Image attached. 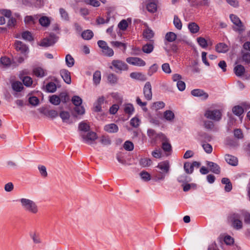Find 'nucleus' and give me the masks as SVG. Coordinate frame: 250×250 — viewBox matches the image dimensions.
Segmentation results:
<instances>
[{"label":"nucleus","mask_w":250,"mask_h":250,"mask_svg":"<svg viewBox=\"0 0 250 250\" xmlns=\"http://www.w3.org/2000/svg\"><path fill=\"white\" fill-rule=\"evenodd\" d=\"M21 207L26 212L33 215L39 212V208L34 201L26 198L21 197L19 200Z\"/></svg>","instance_id":"obj_1"},{"label":"nucleus","mask_w":250,"mask_h":250,"mask_svg":"<svg viewBox=\"0 0 250 250\" xmlns=\"http://www.w3.org/2000/svg\"><path fill=\"white\" fill-rule=\"evenodd\" d=\"M229 18L234 24L232 27L234 31L238 32L239 34H242L245 31L246 29L245 26L237 16L234 14H230L229 15Z\"/></svg>","instance_id":"obj_2"},{"label":"nucleus","mask_w":250,"mask_h":250,"mask_svg":"<svg viewBox=\"0 0 250 250\" xmlns=\"http://www.w3.org/2000/svg\"><path fill=\"white\" fill-rule=\"evenodd\" d=\"M204 116L207 119L217 122L221 120L222 113L219 109H208L205 111Z\"/></svg>","instance_id":"obj_3"},{"label":"nucleus","mask_w":250,"mask_h":250,"mask_svg":"<svg viewBox=\"0 0 250 250\" xmlns=\"http://www.w3.org/2000/svg\"><path fill=\"white\" fill-rule=\"evenodd\" d=\"M112 66H110L109 68L113 69V67L116 69V72H118L119 71H125L127 70V65L124 62L118 60H113L112 62Z\"/></svg>","instance_id":"obj_4"},{"label":"nucleus","mask_w":250,"mask_h":250,"mask_svg":"<svg viewBox=\"0 0 250 250\" xmlns=\"http://www.w3.org/2000/svg\"><path fill=\"white\" fill-rule=\"evenodd\" d=\"M57 37L54 34H50L49 36L43 39L40 42L42 46L48 47L53 45L57 41Z\"/></svg>","instance_id":"obj_5"},{"label":"nucleus","mask_w":250,"mask_h":250,"mask_svg":"<svg viewBox=\"0 0 250 250\" xmlns=\"http://www.w3.org/2000/svg\"><path fill=\"white\" fill-rule=\"evenodd\" d=\"M240 213H234L231 216V221L233 227L236 229H240L243 228V223L240 220Z\"/></svg>","instance_id":"obj_6"},{"label":"nucleus","mask_w":250,"mask_h":250,"mask_svg":"<svg viewBox=\"0 0 250 250\" xmlns=\"http://www.w3.org/2000/svg\"><path fill=\"white\" fill-rule=\"evenodd\" d=\"M83 141L87 144L91 145L93 141L97 138V136L96 133L94 132H89L86 135L84 133L81 134Z\"/></svg>","instance_id":"obj_7"},{"label":"nucleus","mask_w":250,"mask_h":250,"mask_svg":"<svg viewBox=\"0 0 250 250\" xmlns=\"http://www.w3.org/2000/svg\"><path fill=\"white\" fill-rule=\"evenodd\" d=\"M159 139L162 142V147L164 151L170 152L171 150V146L168 142V140L165 134L161 133L158 136Z\"/></svg>","instance_id":"obj_8"},{"label":"nucleus","mask_w":250,"mask_h":250,"mask_svg":"<svg viewBox=\"0 0 250 250\" xmlns=\"http://www.w3.org/2000/svg\"><path fill=\"white\" fill-rule=\"evenodd\" d=\"M143 94L146 100L150 101L152 99V87L149 82H147L145 83L143 88Z\"/></svg>","instance_id":"obj_9"},{"label":"nucleus","mask_w":250,"mask_h":250,"mask_svg":"<svg viewBox=\"0 0 250 250\" xmlns=\"http://www.w3.org/2000/svg\"><path fill=\"white\" fill-rule=\"evenodd\" d=\"M156 167L159 169L157 171L158 172L167 174L168 173L170 168L169 162L167 161L161 162L158 164Z\"/></svg>","instance_id":"obj_10"},{"label":"nucleus","mask_w":250,"mask_h":250,"mask_svg":"<svg viewBox=\"0 0 250 250\" xmlns=\"http://www.w3.org/2000/svg\"><path fill=\"white\" fill-rule=\"evenodd\" d=\"M127 63L139 66H144L146 65V62L142 59L138 57H128L126 58Z\"/></svg>","instance_id":"obj_11"},{"label":"nucleus","mask_w":250,"mask_h":250,"mask_svg":"<svg viewBox=\"0 0 250 250\" xmlns=\"http://www.w3.org/2000/svg\"><path fill=\"white\" fill-rule=\"evenodd\" d=\"M191 94L193 96L200 97L202 100H206L208 97V93L200 89L192 90Z\"/></svg>","instance_id":"obj_12"},{"label":"nucleus","mask_w":250,"mask_h":250,"mask_svg":"<svg viewBox=\"0 0 250 250\" xmlns=\"http://www.w3.org/2000/svg\"><path fill=\"white\" fill-rule=\"evenodd\" d=\"M15 48L17 51H20L22 54H26L28 51V47L21 41H16Z\"/></svg>","instance_id":"obj_13"},{"label":"nucleus","mask_w":250,"mask_h":250,"mask_svg":"<svg viewBox=\"0 0 250 250\" xmlns=\"http://www.w3.org/2000/svg\"><path fill=\"white\" fill-rule=\"evenodd\" d=\"M104 129L107 132L115 133L118 131L119 128L117 125L112 123L104 125Z\"/></svg>","instance_id":"obj_14"},{"label":"nucleus","mask_w":250,"mask_h":250,"mask_svg":"<svg viewBox=\"0 0 250 250\" xmlns=\"http://www.w3.org/2000/svg\"><path fill=\"white\" fill-rule=\"evenodd\" d=\"M207 165L209 168V170L215 174H219L220 172V167L216 163L212 162H207Z\"/></svg>","instance_id":"obj_15"},{"label":"nucleus","mask_w":250,"mask_h":250,"mask_svg":"<svg viewBox=\"0 0 250 250\" xmlns=\"http://www.w3.org/2000/svg\"><path fill=\"white\" fill-rule=\"evenodd\" d=\"M225 157L226 161L229 165L232 166H236L238 165V161L236 157L231 155L226 154Z\"/></svg>","instance_id":"obj_16"},{"label":"nucleus","mask_w":250,"mask_h":250,"mask_svg":"<svg viewBox=\"0 0 250 250\" xmlns=\"http://www.w3.org/2000/svg\"><path fill=\"white\" fill-rule=\"evenodd\" d=\"M60 73L64 81L67 84H70L71 83L70 73L66 69H62Z\"/></svg>","instance_id":"obj_17"},{"label":"nucleus","mask_w":250,"mask_h":250,"mask_svg":"<svg viewBox=\"0 0 250 250\" xmlns=\"http://www.w3.org/2000/svg\"><path fill=\"white\" fill-rule=\"evenodd\" d=\"M105 99L103 96L99 97L94 104V110L100 112L102 110V105L104 104Z\"/></svg>","instance_id":"obj_18"},{"label":"nucleus","mask_w":250,"mask_h":250,"mask_svg":"<svg viewBox=\"0 0 250 250\" xmlns=\"http://www.w3.org/2000/svg\"><path fill=\"white\" fill-rule=\"evenodd\" d=\"M29 236L32 239L34 244H40L42 243V240L40 238V234L38 232L36 231L30 232Z\"/></svg>","instance_id":"obj_19"},{"label":"nucleus","mask_w":250,"mask_h":250,"mask_svg":"<svg viewBox=\"0 0 250 250\" xmlns=\"http://www.w3.org/2000/svg\"><path fill=\"white\" fill-rule=\"evenodd\" d=\"M161 133L157 134L155 130L152 129H148L147 131L148 136L151 140V142L153 143H155L157 140H159L158 136Z\"/></svg>","instance_id":"obj_20"},{"label":"nucleus","mask_w":250,"mask_h":250,"mask_svg":"<svg viewBox=\"0 0 250 250\" xmlns=\"http://www.w3.org/2000/svg\"><path fill=\"white\" fill-rule=\"evenodd\" d=\"M234 71L235 75L238 77L243 76L245 72V68L241 64H238L234 68Z\"/></svg>","instance_id":"obj_21"},{"label":"nucleus","mask_w":250,"mask_h":250,"mask_svg":"<svg viewBox=\"0 0 250 250\" xmlns=\"http://www.w3.org/2000/svg\"><path fill=\"white\" fill-rule=\"evenodd\" d=\"M130 77L132 79L142 81H145L147 79L146 76L141 73L132 72L130 73Z\"/></svg>","instance_id":"obj_22"},{"label":"nucleus","mask_w":250,"mask_h":250,"mask_svg":"<svg viewBox=\"0 0 250 250\" xmlns=\"http://www.w3.org/2000/svg\"><path fill=\"white\" fill-rule=\"evenodd\" d=\"M241 60L245 64H250V53L245 51L243 50L241 51Z\"/></svg>","instance_id":"obj_23"},{"label":"nucleus","mask_w":250,"mask_h":250,"mask_svg":"<svg viewBox=\"0 0 250 250\" xmlns=\"http://www.w3.org/2000/svg\"><path fill=\"white\" fill-rule=\"evenodd\" d=\"M12 89L16 92H19L22 90L23 86L22 83L19 81H15L11 83Z\"/></svg>","instance_id":"obj_24"},{"label":"nucleus","mask_w":250,"mask_h":250,"mask_svg":"<svg viewBox=\"0 0 250 250\" xmlns=\"http://www.w3.org/2000/svg\"><path fill=\"white\" fill-rule=\"evenodd\" d=\"M23 72V71H22V72ZM19 77L21 80H22V82L25 86L27 87H30L31 86L33 83V81L31 77L29 76H25L22 77L21 72H20Z\"/></svg>","instance_id":"obj_25"},{"label":"nucleus","mask_w":250,"mask_h":250,"mask_svg":"<svg viewBox=\"0 0 250 250\" xmlns=\"http://www.w3.org/2000/svg\"><path fill=\"white\" fill-rule=\"evenodd\" d=\"M216 51L218 53H226L228 50V46L224 43H220L216 45L215 47Z\"/></svg>","instance_id":"obj_26"},{"label":"nucleus","mask_w":250,"mask_h":250,"mask_svg":"<svg viewBox=\"0 0 250 250\" xmlns=\"http://www.w3.org/2000/svg\"><path fill=\"white\" fill-rule=\"evenodd\" d=\"M147 10L151 13H154L157 11V5L155 2H149L146 6Z\"/></svg>","instance_id":"obj_27"},{"label":"nucleus","mask_w":250,"mask_h":250,"mask_svg":"<svg viewBox=\"0 0 250 250\" xmlns=\"http://www.w3.org/2000/svg\"><path fill=\"white\" fill-rule=\"evenodd\" d=\"M177 35L174 32H167L165 35V40L166 42H173L176 40Z\"/></svg>","instance_id":"obj_28"},{"label":"nucleus","mask_w":250,"mask_h":250,"mask_svg":"<svg viewBox=\"0 0 250 250\" xmlns=\"http://www.w3.org/2000/svg\"><path fill=\"white\" fill-rule=\"evenodd\" d=\"M93 33L91 30H86L82 33V37L85 40H89L93 36Z\"/></svg>","instance_id":"obj_29"},{"label":"nucleus","mask_w":250,"mask_h":250,"mask_svg":"<svg viewBox=\"0 0 250 250\" xmlns=\"http://www.w3.org/2000/svg\"><path fill=\"white\" fill-rule=\"evenodd\" d=\"M188 28L191 33L195 34L199 30V26L195 22H190L188 23Z\"/></svg>","instance_id":"obj_30"},{"label":"nucleus","mask_w":250,"mask_h":250,"mask_svg":"<svg viewBox=\"0 0 250 250\" xmlns=\"http://www.w3.org/2000/svg\"><path fill=\"white\" fill-rule=\"evenodd\" d=\"M40 24L43 27H47L50 24L49 18L46 16H42L39 19Z\"/></svg>","instance_id":"obj_31"},{"label":"nucleus","mask_w":250,"mask_h":250,"mask_svg":"<svg viewBox=\"0 0 250 250\" xmlns=\"http://www.w3.org/2000/svg\"><path fill=\"white\" fill-rule=\"evenodd\" d=\"M164 117L167 121H172L175 117L174 113L171 110H166L164 113Z\"/></svg>","instance_id":"obj_32"},{"label":"nucleus","mask_w":250,"mask_h":250,"mask_svg":"<svg viewBox=\"0 0 250 250\" xmlns=\"http://www.w3.org/2000/svg\"><path fill=\"white\" fill-rule=\"evenodd\" d=\"M65 61L66 64L69 67H71L74 65V59L70 54H67L66 55Z\"/></svg>","instance_id":"obj_33"},{"label":"nucleus","mask_w":250,"mask_h":250,"mask_svg":"<svg viewBox=\"0 0 250 250\" xmlns=\"http://www.w3.org/2000/svg\"><path fill=\"white\" fill-rule=\"evenodd\" d=\"M154 49L153 45L152 43H146L143 45L142 47L143 51L147 54H149L152 52Z\"/></svg>","instance_id":"obj_34"},{"label":"nucleus","mask_w":250,"mask_h":250,"mask_svg":"<svg viewBox=\"0 0 250 250\" xmlns=\"http://www.w3.org/2000/svg\"><path fill=\"white\" fill-rule=\"evenodd\" d=\"M33 73L36 76L38 77H43L46 75L44 70L41 67L34 68Z\"/></svg>","instance_id":"obj_35"},{"label":"nucleus","mask_w":250,"mask_h":250,"mask_svg":"<svg viewBox=\"0 0 250 250\" xmlns=\"http://www.w3.org/2000/svg\"><path fill=\"white\" fill-rule=\"evenodd\" d=\"M100 143L104 146H109L111 144V141L108 136H102L100 138Z\"/></svg>","instance_id":"obj_36"},{"label":"nucleus","mask_w":250,"mask_h":250,"mask_svg":"<svg viewBox=\"0 0 250 250\" xmlns=\"http://www.w3.org/2000/svg\"><path fill=\"white\" fill-rule=\"evenodd\" d=\"M49 101L54 105H59L61 103L60 96L59 97L56 95H53L50 97Z\"/></svg>","instance_id":"obj_37"},{"label":"nucleus","mask_w":250,"mask_h":250,"mask_svg":"<svg viewBox=\"0 0 250 250\" xmlns=\"http://www.w3.org/2000/svg\"><path fill=\"white\" fill-rule=\"evenodd\" d=\"M56 85L53 82H50L46 85V91L48 92L53 93L56 91Z\"/></svg>","instance_id":"obj_38"},{"label":"nucleus","mask_w":250,"mask_h":250,"mask_svg":"<svg viewBox=\"0 0 250 250\" xmlns=\"http://www.w3.org/2000/svg\"><path fill=\"white\" fill-rule=\"evenodd\" d=\"M139 163L143 167H147L152 164V161L150 159L144 158L140 159Z\"/></svg>","instance_id":"obj_39"},{"label":"nucleus","mask_w":250,"mask_h":250,"mask_svg":"<svg viewBox=\"0 0 250 250\" xmlns=\"http://www.w3.org/2000/svg\"><path fill=\"white\" fill-rule=\"evenodd\" d=\"M143 35L146 39L150 40L154 36V33L152 30L146 28L144 31Z\"/></svg>","instance_id":"obj_40"},{"label":"nucleus","mask_w":250,"mask_h":250,"mask_svg":"<svg viewBox=\"0 0 250 250\" xmlns=\"http://www.w3.org/2000/svg\"><path fill=\"white\" fill-rule=\"evenodd\" d=\"M165 46L164 47V49L167 52H169L170 50H171L174 52H176L177 51L178 47L176 44H173L171 45L170 48H169V44L168 42H165Z\"/></svg>","instance_id":"obj_41"},{"label":"nucleus","mask_w":250,"mask_h":250,"mask_svg":"<svg viewBox=\"0 0 250 250\" xmlns=\"http://www.w3.org/2000/svg\"><path fill=\"white\" fill-rule=\"evenodd\" d=\"M184 168L187 174H191L193 171V166L189 162H186L184 165Z\"/></svg>","instance_id":"obj_42"},{"label":"nucleus","mask_w":250,"mask_h":250,"mask_svg":"<svg viewBox=\"0 0 250 250\" xmlns=\"http://www.w3.org/2000/svg\"><path fill=\"white\" fill-rule=\"evenodd\" d=\"M232 112L235 115L240 116L243 113L244 110L241 106L237 105L233 107Z\"/></svg>","instance_id":"obj_43"},{"label":"nucleus","mask_w":250,"mask_h":250,"mask_svg":"<svg viewBox=\"0 0 250 250\" xmlns=\"http://www.w3.org/2000/svg\"><path fill=\"white\" fill-rule=\"evenodd\" d=\"M0 62L5 67H9L11 63L10 59L6 56L2 57L0 59Z\"/></svg>","instance_id":"obj_44"},{"label":"nucleus","mask_w":250,"mask_h":250,"mask_svg":"<svg viewBox=\"0 0 250 250\" xmlns=\"http://www.w3.org/2000/svg\"><path fill=\"white\" fill-rule=\"evenodd\" d=\"M101 72L99 71H96L93 74V80L95 84H98L101 81Z\"/></svg>","instance_id":"obj_45"},{"label":"nucleus","mask_w":250,"mask_h":250,"mask_svg":"<svg viewBox=\"0 0 250 250\" xmlns=\"http://www.w3.org/2000/svg\"><path fill=\"white\" fill-rule=\"evenodd\" d=\"M240 213L241 216L244 217L245 223L250 225V213L244 211H242Z\"/></svg>","instance_id":"obj_46"},{"label":"nucleus","mask_w":250,"mask_h":250,"mask_svg":"<svg viewBox=\"0 0 250 250\" xmlns=\"http://www.w3.org/2000/svg\"><path fill=\"white\" fill-rule=\"evenodd\" d=\"M59 13L62 20L64 21H68L69 16L67 12L63 8L59 9Z\"/></svg>","instance_id":"obj_47"},{"label":"nucleus","mask_w":250,"mask_h":250,"mask_svg":"<svg viewBox=\"0 0 250 250\" xmlns=\"http://www.w3.org/2000/svg\"><path fill=\"white\" fill-rule=\"evenodd\" d=\"M158 69V66L157 64L154 63L149 67L148 72L147 75L149 76H151L154 73H156Z\"/></svg>","instance_id":"obj_48"},{"label":"nucleus","mask_w":250,"mask_h":250,"mask_svg":"<svg viewBox=\"0 0 250 250\" xmlns=\"http://www.w3.org/2000/svg\"><path fill=\"white\" fill-rule=\"evenodd\" d=\"M72 102L76 106L81 105L82 99L78 96H74L72 98Z\"/></svg>","instance_id":"obj_49"},{"label":"nucleus","mask_w":250,"mask_h":250,"mask_svg":"<svg viewBox=\"0 0 250 250\" xmlns=\"http://www.w3.org/2000/svg\"><path fill=\"white\" fill-rule=\"evenodd\" d=\"M202 146L206 153L210 154L212 152V147L210 144L202 142Z\"/></svg>","instance_id":"obj_50"},{"label":"nucleus","mask_w":250,"mask_h":250,"mask_svg":"<svg viewBox=\"0 0 250 250\" xmlns=\"http://www.w3.org/2000/svg\"><path fill=\"white\" fill-rule=\"evenodd\" d=\"M165 104L163 102H157L153 104L152 108L155 110L162 109L165 107Z\"/></svg>","instance_id":"obj_51"},{"label":"nucleus","mask_w":250,"mask_h":250,"mask_svg":"<svg viewBox=\"0 0 250 250\" xmlns=\"http://www.w3.org/2000/svg\"><path fill=\"white\" fill-rule=\"evenodd\" d=\"M173 24L177 29L179 30L181 29L182 27V24L181 20L178 18V17L177 16H174V17Z\"/></svg>","instance_id":"obj_52"},{"label":"nucleus","mask_w":250,"mask_h":250,"mask_svg":"<svg viewBox=\"0 0 250 250\" xmlns=\"http://www.w3.org/2000/svg\"><path fill=\"white\" fill-rule=\"evenodd\" d=\"M130 123L131 126L136 128L139 126L141 121L138 117H135L131 119Z\"/></svg>","instance_id":"obj_53"},{"label":"nucleus","mask_w":250,"mask_h":250,"mask_svg":"<svg viewBox=\"0 0 250 250\" xmlns=\"http://www.w3.org/2000/svg\"><path fill=\"white\" fill-rule=\"evenodd\" d=\"M79 129L82 131L87 132L90 129V126L87 124L82 122L79 124Z\"/></svg>","instance_id":"obj_54"},{"label":"nucleus","mask_w":250,"mask_h":250,"mask_svg":"<svg viewBox=\"0 0 250 250\" xmlns=\"http://www.w3.org/2000/svg\"><path fill=\"white\" fill-rule=\"evenodd\" d=\"M124 148L127 151H131L134 148L133 144L129 141H126L125 142L124 145Z\"/></svg>","instance_id":"obj_55"},{"label":"nucleus","mask_w":250,"mask_h":250,"mask_svg":"<svg viewBox=\"0 0 250 250\" xmlns=\"http://www.w3.org/2000/svg\"><path fill=\"white\" fill-rule=\"evenodd\" d=\"M107 80L111 83H116L118 81V78L116 75L114 74H109L107 76Z\"/></svg>","instance_id":"obj_56"},{"label":"nucleus","mask_w":250,"mask_h":250,"mask_svg":"<svg viewBox=\"0 0 250 250\" xmlns=\"http://www.w3.org/2000/svg\"><path fill=\"white\" fill-rule=\"evenodd\" d=\"M21 36H22V39L25 40H27L28 41H31L33 40V37L32 36V34L29 31L23 32L21 34Z\"/></svg>","instance_id":"obj_57"},{"label":"nucleus","mask_w":250,"mask_h":250,"mask_svg":"<svg viewBox=\"0 0 250 250\" xmlns=\"http://www.w3.org/2000/svg\"><path fill=\"white\" fill-rule=\"evenodd\" d=\"M103 53L107 56L111 57L114 55V51L112 48L108 46L102 50Z\"/></svg>","instance_id":"obj_58"},{"label":"nucleus","mask_w":250,"mask_h":250,"mask_svg":"<svg viewBox=\"0 0 250 250\" xmlns=\"http://www.w3.org/2000/svg\"><path fill=\"white\" fill-rule=\"evenodd\" d=\"M197 41L199 44L202 48H206L208 46L207 42L206 39L203 37H199L197 39Z\"/></svg>","instance_id":"obj_59"},{"label":"nucleus","mask_w":250,"mask_h":250,"mask_svg":"<svg viewBox=\"0 0 250 250\" xmlns=\"http://www.w3.org/2000/svg\"><path fill=\"white\" fill-rule=\"evenodd\" d=\"M84 2L94 7H99L100 3L97 0H84Z\"/></svg>","instance_id":"obj_60"},{"label":"nucleus","mask_w":250,"mask_h":250,"mask_svg":"<svg viewBox=\"0 0 250 250\" xmlns=\"http://www.w3.org/2000/svg\"><path fill=\"white\" fill-rule=\"evenodd\" d=\"M177 180L179 183H183V184L190 181V178H189L185 174H183V175L180 176L178 178Z\"/></svg>","instance_id":"obj_61"},{"label":"nucleus","mask_w":250,"mask_h":250,"mask_svg":"<svg viewBox=\"0 0 250 250\" xmlns=\"http://www.w3.org/2000/svg\"><path fill=\"white\" fill-rule=\"evenodd\" d=\"M140 175L141 178L145 181H148L151 179L150 175L146 171H142Z\"/></svg>","instance_id":"obj_62"},{"label":"nucleus","mask_w":250,"mask_h":250,"mask_svg":"<svg viewBox=\"0 0 250 250\" xmlns=\"http://www.w3.org/2000/svg\"><path fill=\"white\" fill-rule=\"evenodd\" d=\"M124 111L126 113L132 114L134 111V107L131 104H127L125 105Z\"/></svg>","instance_id":"obj_63"},{"label":"nucleus","mask_w":250,"mask_h":250,"mask_svg":"<svg viewBox=\"0 0 250 250\" xmlns=\"http://www.w3.org/2000/svg\"><path fill=\"white\" fill-rule=\"evenodd\" d=\"M162 70L167 74H170L171 73V70L169 66V64L168 63H165L162 65Z\"/></svg>","instance_id":"obj_64"}]
</instances>
